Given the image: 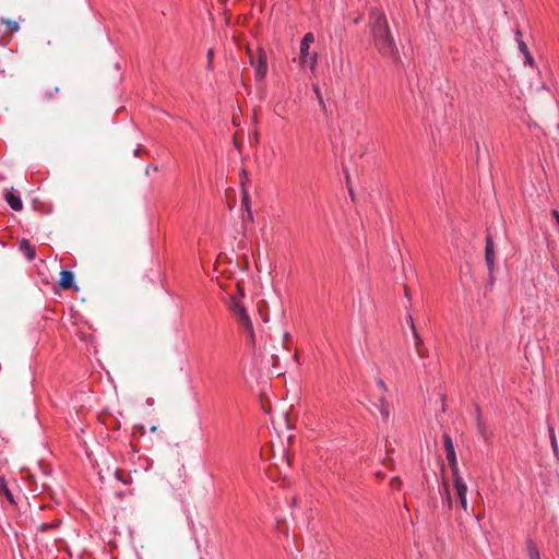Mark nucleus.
<instances>
[{
    "label": "nucleus",
    "mask_w": 559,
    "mask_h": 559,
    "mask_svg": "<svg viewBox=\"0 0 559 559\" xmlns=\"http://www.w3.org/2000/svg\"><path fill=\"white\" fill-rule=\"evenodd\" d=\"M369 26L374 46L379 52L386 57H394L396 47L385 15L377 9H372L369 16Z\"/></svg>",
    "instance_id": "nucleus-1"
},
{
    "label": "nucleus",
    "mask_w": 559,
    "mask_h": 559,
    "mask_svg": "<svg viewBox=\"0 0 559 559\" xmlns=\"http://www.w3.org/2000/svg\"><path fill=\"white\" fill-rule=\"evenodd\" d=\"M229 309L238 320L239 324L246 330L251 341H253V326L245 309V306L235 297L230 298Z\"/></svg>",
    "instance_id": "nucleus-2"
},
{
    "label": "nucleus",
    "mask_w": 559,
    "mask_h": 559,
    "mask_svg": "<svg viewBox=\"0 0 559 559\" xmlns=\"http://www.w3.org/2000/svg\"><path fill=\"white\" fill-rule=\"evenodd\" d=\"M250 64L255 69V79L262 81L267 72L266 53L262 48L258 49L257 56L248 49Z\"/></svg>",
    "instance_id": "nucleus-3"
},
{
    "label": "nucleus",
    "mask_w": 559,
    "mask_h": 559,
    "mask_svg": "<svg viewBox=\"0 0 559 559\" xmlns=\"http://www.w3.org/2000/svg\"><path fill=\"white\" fill-rule=\"evenodd\" d=\"M466 493H467V486L464 483H462L460 480L459 476L456 475V501L460 502L463 511L467 515L474 516L475 519L478 520V516L474 514V507L469 506L467 502Z\"/></svg>",
    "instance_id": "nucleus-4"
},
{
    "label": "nucleus",
    "mask_w": 559,
    "mask_h": 559,
    "mask_svg": "<svg viewBox=\"0 0 559 559\" xmlns=\"http://www.w3.org/2000/svg\"><path fill=\"white\" fill-rule=\"evenodd\" d=\"M443 443L447 451V459L451 472L454 474V447L452 443L451 436L449 433L443 435Z\"/></svg>",
    "instance_id": "nucleus-5"
},
{
    "label": "nucleus",
    "mask_w": 559,
    "mask_h": 559,
    "mask_svg": "<svg viewBox=\"0 0 559 559\" xmlns=\"http://www.w3.org/2000/svg\"><path fill=\"white\" fill-rule=\"evenodd\" d=\"M59 286L62 289L73 288L74 290H79V287L73 286V273L71 271L62 270L60 272Z\"/></svg>",
    "instance_id": "nucleus-6"
},
{
    "label": "nucleus",
    "mask_w": 559,
    "mask_h": 559,
    "mask_svg": "<svg viewBox=\"0 0 559 559\" xmlns=\"http://www.w3.org/2000/svg\"><path fill=\"white\" fill-rule=\"evenodd\" d=\"M411 330H412V334H413V337H414V344H415L416 353H417V355L419 357H424L426 355V349H425V346H424V342H423L420 335L418 334V332L416 330L414 320H411Z\"/></svg>",
    "instance_id": "nucleus-7"
},
{
    "label": "nucleus",
    "mask_w": 559,
    "mask_h": 559,
    "mask_svg": "<svg viewBox=\"0 0 559 559\" xmlns=\"http://www.w3.org/2000/svg\"><path fill=\"white\" fill-rule=\"evenodd\" d=\"M485 254H486V262H487L488 269L491 273L493 270V264H495V255H493V241L490 236H487V239H486Z\"/></svg>",
    "instance_id": "nucleus-8"
},
{
    "label": "nucleus",
    "mask_w": 559,
    "mask_h": 559,
    "mask_svg": "<svg viewBox=\"0 0 559 559\" xmlns=\"http://www.w3.org/2000/svg\"><path fill=\"white\" fill-rule=\"evenodd\" d=\"M19 249L29 261L36 255L35 248L26 239L20 241Z\"/></svg>",
    "instance_id": "nucleus-9"
},
{
    "label": "nucleus",
    "mask_w": 559,
    "mask_h": 559,
    "mask_svg": "<svg viewBox=\"0 0 559 559\" xmlns=\"http://www.w3.org/2000/svg\"><path fill=\"white\" fill-rule=\"evenodd\" d=\"M299 63L300 66H306L309 63L310 68L313 70L314 66L317 63V55L310 57L309 49H307L306 52H304L302 47H300V55H299Z\"/></svg>",
    "instance_id": "nucleus-10"
},
{
    "label": "nucleus",
    "mask_w": 559,
    "mask_h": 559,
    "mask_svg": "<svg viewBox=\"0 0 559 559\" xmlns=\"http://www.w3.org/2000/svg\"><path fill=\"white\" fill-rule=\"evenodd\" d=\"M5 201L10 205V207L14 211H21L23 209L22 200L19 195L13 194L12 192L5 193Z\"/></svg>",
    "instance_id": "nucleus-11"
},
{
    "label": "nucleus",
    "mask_w": 559,
    "mask_h": 559,
    "mask_svg": "<svg viewBox=\"0 0 559 559\" xmlns=\"http://www.w3.org/2000/svg\"><path fill=\"white\" fill-rule=\"evenodd\" d=\"M302 559H328V555L322 545L319 546L318 550H312L311 554L308 551L302 556Z\"/></svg>",
    "instance_id": "nucleus-12"
},
{
    "label": "nucleus",
    "mask_w": 559,
    "mask_h": 559,
    "mask_svg": "<svg viewBox=\"0 0 559 559\" xmlns=\"http://www.w3.org/2000/svg\"><path fill=\"white\" fill-rule=\"evenodd\" d=\"M519 49L525 57V64H528L530 67H534L535 60L533 56L531 55L526 44L523 40H519Z\"/></svg>",
    "instance_id": "nucleus-13"
},
{
    "label": "nucleus",
    "mask_w": 559,
    "mask_h": 559,
    "mask_svg": "<svg viewBox=\"0 0 559 559\" xmlns=\"http://www.w3.org/2000/svg\"><path fill=\"white\" fill-rule=\"evenodd\" d=\"M442 473L444 474V471H442ZM441 495H442L443 499H445L448 507L451 509L452 508V499H451V492H450V484L445 479L444 475H443V491Z\"/></svg>",
    "instance_id": "nucleus-14"
},
{
    "label": "nucleus",
    "mask_w": 559,
    "mask_h": 559,
    "mask_svg": "<svg viewBox=\"0 0 559 559\" xmlns=\"http://www.w3.org/2000/svg\"><path fill=\"white\" fill-rule=\"evenodd\" d=\"M548 432H549V439H550L552 452H554L556 459L559 460V449H558V443H557V439H556V435H555V429L551 426H549Z\"/></svg>",
    "instance_id": "nucleus-15"
},
{
    "label": "nucleus",
    "mask_w": 559,
    "mask_h": 559,
    "mask_svg": "<svg viewBox=\"0 0 559 559\" xmlns=\"http://www.w3.org/2000/svg\"><path fill=\"white\" fill-rule=\"evenodd\" d=\"M526 546L531 559H540L539 551L532 539H527Z\"/></svg>",
    "instance_id": "nucleus-16"
},
{
    "label": "nucleus",
    "mask_w": 559,
    "mask_h": 559,
    "mask_svg": "<svg viewBox=\"0 0 559 559\" xmlns=\"http://www.w3.org/2000/svg\"><path fill=\"white\" fill-rule=\"evenodd\" d=\"M242 206H243L245 211L248 213V215L250 216V222H252L253 215H252L251 206H250V198H249V193L246 190H242Z\"/></svg>",
    "instance_id": "nucleus-17"
},
{
    "label": "nucleus",
    "mask_w": 559,
    "mask_h": 559,
    "mask_svg": "<svg viewBox=\"0 0 559 559\" xmlns=\"http://www.w3.org/2000/svg\"><path fill=\"white\" fill-rule=\"evenodd\" d=\"M379 403H380V405H379L380 413H381L383 419L388 420L389 416H390L389 404H388V402L384 401L383 397L379 399Z\"/></svg>",
    "instance_id": "nucleus-18"
},
{
    "label": "nucleus",
    "mask_w": 559,
    "mask_h": 559,
    "mask_svg": "<svg viewBox=\"0 0 559 559\" xmlns=\"http://www.w3.org/2000/svg\"><path fill=\"white\" fill-rule=\"evenodd\" d=\"M314 36L312 33H307L300 44V47H302L304 52L307 51V49H310V44L313 43Z\"/></svg>",
    "instance_id": "nucleus-19"
},
{
    "label": "nucleus",
    "mask_w": 559,
    "mask_h": 559,
    "mask_svg": "<svg viewBox=\"0 0 559 559\" xmlns=\"http://www.w3.org/2000/svg\"><path fill=\"white\" fill-rule=\"evenodd\" d=\"M260 399H261L262 408L265 412H270L269 396L264 392H261L260 393Z\"/></svg>",
    "instance_id": "nucleus-20"
},
{
    "label": "nucleus",
    "mask_w": 559,
    "mask_h": 559,
    "mask_svg": "<svg viewBox=\"0 0 559 559\" xmlns=\"http://www.w3.org/2000/svg\"><path fill=\"white\" fill-rule=\"evenodd\" d=\"M313 90H314L316 96L318 98L319 105L322 107L323 110H325V104H324V100H323V97H322V94H321L319 87L314 86Z\"/></svg>",
    "instance_id": "nucleus-21"
},
{
    "label": "nucleus",
    "mask_w": 559,
    "mask_h": 559,
    "mask_svg": "<svg viewBox=\"0 0 559 559\" xmlns=\"http://www.w3.org/2000/svg\"><path fill=\"white\" fill-rule=\"evenodd\" d=\"M3 492V495H5V497L11 501L13 502V497H12V493L11 491L7 488V486L4 484H2L0 486V493Z\"/></svg>",
    "instance_id": "nucleus-22"
},
{
    "label": "nucleus",
    "mask_w": 559,
    "mask_h": 559,
    "mask_svg": "<svg viewBox=\"0 0 559 559\" xmlns=\"http://www.w3.org/2000/svg\"><path fill=\"white\" fill-rule=\"evenodd\" d=\"M206 59H207V66H209V68H211L212 63H213V59H214V50L213 49L207 50Z\"/></svg>",
    "instance_id": "nucleus-23"
},
{
    "label": "nucleus",
    "mask_w": 559,
    "mask_h": 559,
    "mask_svg": "<svg viewBox=\"0 0 559 559\" xmlns=\"http://www.w3.org/2000/svg\"><path fill=\"white\" fill-rule=\"evenodd\" d=\"M402 480L399 477H393L390 481L391 487L400 488Z\"/></svg>",
    "instance_id": "nucleus-24"
},
{
    "label": "nucleus",
    "mask_w": 559,
    "mask_h": 559,
    "mask_svg": "<svg viewBox=\"0 0 559 559\" xmlns=\"http://www.w3.org/2000/svg\"><path fill=\"white\" fill-rule=\"evenodd\" d=\"M551 215L552 217L556 219V223L558 224L559 226V212L557 210H552L551 211Z\"/></svg>",
    "instance_id": "nucleus-25"
},
{
    "label": "nucleus",
    "mask_w": 559,
    "mask_h": 559,
    "mask_svg": "<svg viewBox=\"0 0 559 559\" xmlns=\"http://www.w3.org/2000/svg\"><path fill=\"white\" fill-rule=\"evenodd\" d=\"M346 182H347V186H348L349 193H350V195H353V190H352V187H350V178H349V175L347 173H346Z\"/></svg>",
    "instance_id": "nucleus-26"
},
{
    "label": "nucleus",
    "mask_w": 559,
    "mask_h": 559,
    "mask_svg": "<svg viewBox=\"0 0 559 559\" xmlns=\"http://www.w3.org/2000/svg\"><path fill=\"white\" fill-rule=\"evenodd\" d=\"M515 36H516L518 41H519V40H522V39H521V37H522V32H521L520 29H516V31H515Z\"/></svg>",
    "instance_id": "nucleus-27"
},
{
    "label": "nucleus",
    "mask_w": 559,
    "mask_h": 559,
    "mask_svg": "<svg viewBox=\"0 0 559 559\" xmlns=\"http://www.w3.org/2000/svg\"><path fill=\"white\" fill-rule=\"evenodd\" d=\"M405 297H409L411 290L407 286L404 287Z\"/></svg>",
    "instance_id": "nucleus-28"
},
{
    "label": "nucleus",
    "mask_w": 559,
    "mask_h": 559,
    "mask_svg": "<svg viewBox=\"0 0 559 559\" xmlns=\"http://www.w3.org/2000/svg\"><path fill=\"white\" fill-rule=\"evenodd\" d=\"M476 413H477V420H478V425H480V423H479V418H480V409H479V407H478V406L476 407Z\"/></svg>",
    "instance_id": "nucleus-29"
},
{
    "label": "nucleus",
    "mask_w": 559,
    "mask_h": 559,
    "mask_svg": "<svg viewBox=\"0 0 559 559\" xmlns=\"http://www.w3.org/2000/svg\"><path fill=\"white\" fill-rule=\"evenodd\" d=\"M11 27H13V29H14V31H16V29L19 28L17 23H16V22H13V23L11 24Z\"/></svg>",
    "instance_id": "nucleus-30"
},
{
    "label": "nucleus",
    "mask_w": 559,
    "mask_h": 559,
    "mask_svg": "<svg viewBox=\"0 0 559 559\" xmlns=\"http://www.w3.org/2000/svg\"><path fill=\"white\" fill-rule=\"evenodd\" d=\"M11 27H13V29H14V31H16V29L19 28L17 23H16V22H13V23L11 24Z\"/></svg>",
    "instance_id": "nucleus-31"
},
{
    "label": "nucleus",
    "mask_w": 559,
    "mask_h": 559,
    "mask_svg": "<svg viewBox=\"0 0 559 559\" xmlns=\"http://www.w3.org/2000/svg\"><path fill=\"white\" fill-rule=\"evenodd\" d=\"M156 430H157V426H152V427L150 428V431H151V432H155Z\"/></svg>",
    "instance_id": "nucleus-32"
},
{
    "label": "nucleus",
    "mask_w": 559,
    "mask_h": 559,
    "mask_svg": "<svg viewBox=\"0 0 559 559\" xmlns=\"http://www.w3.org/2000/svg\"><path fill=\"white\" fill-rule=\"evenodd\" d=\"M406 320H407V323L411 325V320H413L412 316H408V317L406 318Z\"/></svg>",
    "instance_id": "nucleus-33"
},
{
    "label": "nucleus",
    "mask_w": 559,
    "mask_h": 559,
    "mask_svg": "<svg viewBox=\"0 0 559 559\" xmlns=\"http://www.w3.org/2000/svg\"><path fill=\"white\" fill-rule=\"evenodd\" d=\"M360 22V17L355 19L354 23L358 24Z\"/></svg>",
    "instance_id": "nucleus-34"
},
{
    "label": "nucleus",
    "mask_w": 559,
    "mask_h": 559,
    "mask_svg": "<svg viewBox=\"0 0 559 559\" xmlns=\"http://www.w3.org/2000/svg\"><path fill=\"white\" fill-rule=\"evenodd\" d=\"M284 337L287 340V338H289V337H290V335H289L288 333H285V334H284Z\"/></svg>",
    "instance_id": "nucleus-35"
},
{
    "label": "nucleus",
    "mask_w": 559,
    "mask_h": 559,
    "mask_svg": "<svg viewBox=\"0 0 559 559\" xmlns=\"http://www.w3.org/2000/svg\"><path fill=\"white\" fill-rule=\"evenodd\" d=\"M476 151H477V153L479 152V144L478 143H476Z\"/></svg>",
    "instance_id": "nucleus-36"
}]
</instances>
